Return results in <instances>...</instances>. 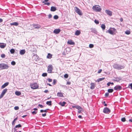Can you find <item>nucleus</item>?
Here are the masks:
<instances>
[{"instance_id":"obj_1","label":"nucleus","mask_w":132,"mask_h":132,"mask_svg":"<svg viewBox=\"0 0 132 132\" xmlns=\"http://www.w3.org/2000/svg\"><path fill=\"white\" fill-rule=\"evenodd\" d=\"M113 67L114 69L118 70H121L124 67L123 66L117 64H114L113 65Z\"/></svg>"},{"instance_id":"obj_2","label":"nucleus","mask_w":132,"mask_h":132,"mask_svg":"<svg viewBox=\"0 0 132 132\" xmlns=\"http://www.w3.org/2000/svg\"><path fill=\"white\" fill-rule=\"evenodd\" d=\"M93 9L96 12H99L102 9L98 5H95L92 7Z\"/></svg>"},{"instance_id":"obj_3","label":"nucleus","mask_w":132,"mask_h":132,"mask_svg":"<svg viewBox=\"0 0 132 132\" xmlns=\"http://www.w3.org/2000/svg\"><path fill=\"white\" fill-rule=\"evenodd\" d=\"M9 65L7 64L2 63L0 64V69L3 70L4 69H7L9 68Z\"/></svg>"},{"instance_id":"obj_4","label":"nucleus","mask_w":132,"mask_h":132,"mask_svg":"<svg viewBox=\"0 0 132 132\" xmlns=\"http://www.w3.org/2000/svg\"><path fill=\"white\" fill-rule=\"evenodd\" d=\"M30 85L31 88L33 89H36L38 87V86L36 83L31 84Z\"/></svg>"},{"instance_id":"obj_5","label":"nucleus","mask_w":132,"mask_h":132,"mask_svg":"<svg viewBox=\"0 0 132 132\" xmlns=\"http://www.w3.org/2000/svg\"><path fill=\"white\" fill-rule=\"evenodd\" d=\"M53 70V66L51 65H49L48 67L47 72L48 73H52Z\"/></svg>"},{"instance_id":"obj_6","label":"nucleus","mask_w":132,"mask_h":132,"mask_svg":"<svg viewBox=\"0 0 132 132\" xmlns=\"http://www.w3.org/2000/svg\"><path fill=\"white\" fill-rule=\"evenodd\" d=\"M112 29H109L108 31V33L110 34L113 35L114 34V33L116 31V29L114 28H112Z\"/></svg>"},{"instance_id":"obj_7","label":"nucleus","mask_w":132,"mask_h":132,"mask_svg":"<svg viewBox=\"0 0 132 132\" xmlns=\"http://www.w3.org/2000/svg\"><path fill=\"white\" fill-rule=\"evenodd\" d=\"M103 112L104 113L108 114L110 112V110L108 108L105 107L104 108Z\"/></svg>"},{"instance_id":"obj_8","label":"nucleus","mask_w":132,"mask_h":132,"mask_svg":"<svg viewBox=\"0 0 132 132\" xmlns=\"http://www.w3.org/2000/svg\"><path fill=\"white\" fill-rule=\"evenodd\" d=\"M114 89L115 90H119L122 89V87L120 85H117L114 87Z\"/></svg>"},{"instance_id":"obj_9","label":"nucleus","mask_w":132,"mask_h":132,"mask_svg":"<svg viewBox=\"0 0 132 132\" xmlns=\"http://www.w3.org/2000/svg\"><path fill=\"white\" fill-rule=\"evenodd\" d=\"M75 8L76 12L79 15H81V11L77 7H75Z\"/></svg>"},{"instance_id":"obj_10","label":"nucleus","mask_w":132,"mask_h":132,"mask_svg":"<svg viewBox=\"0 0 132 132\" xmlns=\"http://www.w3.org/2000/svg\"><path fill=\"white\" fill-rule=\"evenodd\" d=\"M61 31V29H55L54 30L53 32L55 34H58Z\"/></svg>"},{"instance_id":"obj_11","label":"nucleus","mask_w":132,"mask_h":132,"mask_svg":"<svg viewBox=\"0 0 132 132\" xmlns=\"http://www.w3.org/2000/svg\"><path fill=\"white\" fill-rule=\"evenodd\" d=\"M33 26L35 29H39L41 27V26L38 24H34Z\"/></svg>"},{"instance_id":"obj_12","label":"nucleus","mask_w":132,"mask_h":132,"mask_svg":"<svg viewBox=\"0 0 132 132\" xmlns=\"http://www.w3.org/2000/svg\"><path fill=\"white\" fill-rule=\"evenodd\" d=\"M105 12L108 15L110 16H111L112 15V12L109 10H106L105 11Z\"/></svg>"},{"instance_id":"obj_13","label":"nucleus","mask_w":132,"mask_h":132,"mask_svg":"<svg viewBox=\"0 0 132 132\" xmlns=\"http://www.w3.org/2000/svg\"><path fill=\"white\" fill-rule=\"evenodd\" d=\"M9 84V82H7L5 83L3 85L1 86V88L3 89L5 88Z\"/></svg>"},{"instance_id":"obj_14","label":"nucleus","mask_w":132,"mask_h":132,"mask_svg":"<svg viewBox=\"0 0 132 132\" xmlns=\"http://www.w3.org/2000/svg\"><path fill=\"white\" fill-rule=\"evenodd\" d=\"M57 10L56 8L54 6H52L50 10L52 12L55 11Z\"/></svg>"},{"instance_id":"obj_15","label":"nucleus","mask_w":132,"mask_h":132,"mask_svg":"<svg viewBox=\"0 0 132 132\" xmlns=\"http://www.w3.org/2000/svg\"><path fill=\"white\" fill-rule=\"evenodd\" d=\"M72 107L73 108H76L77 109H78L79 110H80V109H82L80 106L78 105L72 106Z\"/></svg>"},{"instance_id":"obj_16","label":"nucleus","mask_w":132,"mask_h":132,"mask_svg":"<svg viewBox=\"0 0 132 132\" xmlns=\"http://www.w3.org/2000/svg\"><path fill=\"white\" fill-rule=\"evenodd\" d=\"M90 88L92 89H94L95 86V84L94 83H92L90 84Z\"/></svg>"},{"instance_id":"obj_17","label":"nucleus","mask_w":132,"mask_h":132,"mask_svg":"<svg viewBox=\"0 0 132 132\" xmlns=\"http://www.w3.org/2000/svg\"><path fill=\"white\" fill-rule=\"evenodd\" d=\"M67 43L68 44L71 45H74L75 44V42H73L71 40L68 41L67 42Z\"/></svg>"},{"instance_id":"obj_18","label":"nucleus","mask_w":132,"mask_h":132,"mask_svg":"<svg viewBox=\"0 0 132 132\" xmlns=\"http://www.w3.org/2000/svg\"><path fill=\"white\" fill-rule=\"evenodd\" d=\"M6 44L4 43H0V47L1 48H4L6 46Z\"/></svg>"},{"instance_id":"obj_19","label":"nucleus","mask_w":132,"mask_h":132,"mask_svg":"<svg viewBox=\"0 0 132 132\" xmlns=\"http://www.w3.org/2000/svg\"><path fill=\"white\" fill-rule=\"evenodd\" d=\"M26 52V51L25 50H21L20 51V54L21 55H24Z\"/></svg>"},{"instance_id":"obj_20","label":"nucleus","mask_w":132,"mask_h":132,"mask_svg":"<svg viewBox=\"0 0 132 132\" xmlns=\"http://www.w3.org/2000/svg\"><path fill=\"white\" fill-rule=\"evenodd\" d=\"M19 23L18 22H14L13 23H10V25L11 26L14 25V26H18L19 25Z\"/></svg>"},{"instance_id":"obj_21","label":"nucleus","mask_w":132,"mask_h":132,"mask_svg":"<svg viewBox=\"0 0 132 132\" xmlns=\"http://www.w3.org/2000/svg\"><path fill=\"white\" fill-rule=\"evenodd\" d=\"M66 102H60L59 103V105H60L61 106H65V104H66Z\"/></svg>"},{"instance_id":"obj_22","label":"nucleus","mask_w":132,"mask_h":132,"mask_svg":"<svg viewBox=\"0 0 132 132\" xmlns=\"http://www.w3.org/2000/svg\"><path fill=\"white\" fill-rule=\"evenodd\" d=\"M121 80V78L120 77H117L115 78L114 80L117 81H118Z\"/></svg>"},{"instance_id":"obj_23","label":"nucleus","mask_w":132,"mask_h":132,"mask_svg":"<svg viewBox=\"0 0 132 132\" xmlns=\"http://www.w3.org/2000/svg\"><path fill=\"white\" fill-rule=\"evenodd\" d=\"M57 96L61 97H63V94L61 92H58L57 93Z\"/></svg>"},{"instance_id":"obj_24","label":"nucleus","mask_w":132,"mask_h":132,"mask_svg":"<svg viewBox=\"0 0 132 132\" xmlns=\"http://www.w3.org/2000/svg\"><path fill=\"white\" fill-rule=\"evenodd\" d=\"M80 33V31L79 30H77L75 33V35L77 36H78L79 35Z\"/></svg>"},{"instance_id":"obj_25","label":"nucleus","mask_w":132,"mask_h":132,"mask_svg":"<svg viewBox=\"0 0 132 132\" xmlns=\"http://www.w3.org/2000/svg\"><path fill=\"white\" fill-rule=\"evenodd\" d=\"M15 94L17 96H19L21 94V93L20 92L16 91L15 92Z\"/></svg>"},{"instance_id":"obj_26","label":"nucleus","mask_w":132,"mask_h":132,"mask_svg":"<svg viewBox=\"0 0 132 132\" xmlns=\"http://www.w3.org/2000/svg\"><path fill=\"white\" fill-rule=\"evenodd\" d=\"M52 55L49 53L48 54L47 57V58L50 59L52 57Z\"/></svg>"},{"instance_id":"obj_27","label":"nucleus","mask_w":132,"mask_h":132,"mask_svg":"<svg viewBox=\"0 0 132 132\" xmlns=\"http://www.w3.org/2000/svg\"><path fill=\"white\" fill-rule=\"evenodd\" d=\"M22 127V125L20 124H19L18 125H16L15 126V128H14V129L15 130H16V129H15V128H20Z\"/></svg>"},{"instance_id":"obj_28","label":"nucleus","mask_w":132,"mask_h":132,"mask_svg":"<svg viewBox=\"0 0 132 132\" xmlns=\"http://www.w3.org/2000/svg\"><path fill=\"white\" fill-rule=\"evenodd\" d=\"M17 119H18L17 117H16L15 119H14V120L13 121L12 123V125L14 126L15 125V121L16 120H17Z\"/></svg>"},{"instance_id":"obj_29","label":"nucleus","mask_w":132,"mask_h":132,"mask_svg":"<svg viewBox=\"0 0 132 132\" xmlns=\"http://www.w3.org/2000/svg\"><path fill=\"white\" fill-rule=\"evenodd\" d=\"M52 101H47L46 102V104L49 106H51L52 105Z\"/></svg>"},{"instance_id":"obj_30","label":"nucleus","mask_w":132,"mask_h":132,"mask_svg":"<svg viewBox=\"0 0 132 132\" xmlns=\"http://www.w3.org/2000/svg\"><path fill=\"white\" fill-rule=\"evenodd\" d=\"M49 110V109H46L44 110H40V112H41V113H43V112H47V110Z\"/></svg>"},{"instance_id":"obj_31","label":"nucleus","mask_w":132,"mask_h":132,"mask_svg":"<svg viewBox=\"0 0 132 132\" xmlns=\"http://www.w3.org/2000/svg\"><path fill=\"white\" fill-rule=\"evenodd\" d=\"M101 27L103 30H104L105 29V24H102L101 25Z\"/></svg>"},{"instance_id":"obj_32","label":"nucleus","mask_w":132,"mask_h":132,"mask_svg":"<svg viewBox=\"0 0 132 132\" xmlns=\"http://www.w3.org/2000/svg\"><path fill=\"white\" fill-rule=\"evenodd\" d=\"M7 90V89L6 88L4 89L2 93V94H3L4 95L5 94V93L6 92Z\"/></svg>"},{"instance_id":"obj_33","label":"nucleus","mask_w":132,"mask_h":132,"mask_svg":"<svg viewBox=\"0 0 132 132\" xmlns=\"http://www.w3.org/2000/svg\"><path fill=\"white\" fill-rule=\"evenodd\" d=\"M108 93H112L113 92V90L112 89H108Z\"/></svg>"},{"instance_id":"obj_34","label":"nucleus","mask_w":132,"mask_h":132,"mask_svg":"<svg viewBox=\"0 0 132 132\" xmlns=\"http://www.w3.org/2000/svg\"><path fill=\"white\" fill-rule=\"evenodd\" d=\"M57 82V80L55 79H54L53 80L52 84L53 85H55L56 84V83Z\"/></svg>"},{"instance_id":"obj_35","label":"nucleus","mask_w":132,"mask_h":132,"mask_svg":"<svg viewBox=\"0 0 132 132\" xmlns=\"http://www.w3.org/2000/svg\"><path fill=\"white\" fill-rule=\"evenodd\" d=\"M91 31L95 33H96L97 32L96 30L94 29H91Z\"/></svg>"},{"instance_id":"obj_36","label":"nucleus","mask_w":132,"mask_h":132,"mask_svg":"<svg viewBox=\"0 0 132 132\" xmlns=\"http://www.w3.org/2000/svg\"><path fill=\"white\" fill-rule=\"evenodd\" d=\"M10 51L11 54H13L15 52V50L13 49H12L10 50Z\"/></svg>"},{"instance_id":"obj_37","label":"nucleus","mask_w":132,"mask_h":132,"mask_svg":"<svg viewBox=\"0 0 132 132\" xmlns=\"http://www.w3.org/2000/svg\"><path fill=\"white\" fill-rule=\"evenodd\" d=\"M104 79V78H100L97 79V81L98 82H99L103 80Z\"/></svg>"},{"instance_id":"obj_38","label":"nucleus","mask_w":132,"mask_h":132,"mask_svg":"<svg viewBox=\"0 0 132 132\" xmlns=\"http://www.w3.org/2000/svg\"><path fill=\"white\" fill-rule=\"evenodd\" d=\"M53 18L55 19H58V16L57 15H55L53 17Z\"/></svg>"},{"instance_id":"obj_39","label":"nucleus","mask_w":132,"mask_h":132,"mask_svg":"<svg viewBox=\"0 0 132 132\" xmlns=\"http://www.w3.org/2000/svg\"><path fill=\"white\" fill-rule=\"evenodd\" d=\"M125 33L126 34L129 35L130 34V31L128 30H127L125 32Z\"/></svg>"},{"instance_id":"obj_40","label":"nucleus","mask_w":132,"mask_h":132,"mask_svg":"<svg viewBox=\"0 0 132 132\" xmlns=\"http://www.w3.org/2000/svg\"><path fill=\"white\" fill-rule=\"evenodd\" d=\"M47 73H44L42 74V76H43V77H45L46 76H47Z\"/></svg>"},{"instance_id":"obj_41","label":"nucleus","mask_w":132,"mask_h":132,"mask_svg":"<svg viewBox=\"0 0 132 132\" xmlns=\"http://www.w3.org/2000/svg\"><path fill=\"white\" fill-rule=\"evenodd\" d=\"M94 46V45L92 44H90L89 45V48H93Z\"/></svg>"},{"instance_id":"obj_42","label":"nucleus","mask_w":132,"mask_h":132,"mask_svg":"<svg viewBox=\"0 0 132 132\" xmlns=\"http://www.w3.org/2000/svg\"><path fill=\"white\" fill-rule=\"evenodd\" d=\"M1 57L2 58H5V55L4 54H1Z\"/></svg>"},{"instance_id":"obj_43","label":"nucleus","mask_w":132,"mask_h":132,"mask_svg":"<svg viewBox=\"0 0 132 132\" xmlns=\"http://www.w3.org/2000/svg\"><path fill=\"white\" fill-rule=\"evenodd\" d=\"M16 63L14 61H13L11 62V64L12 65H14Z\"/></svg>"},{"instance_id":"obj_44","label":"nucleus","mask_w":132,"mask_h":132,"mask_svg":"<svg viewBox=\"0 0 132 132\" xmlns=\"http://www.w3.org/2000/svg\"><path fill=\"white\" fill-rule=\"evenodd\" d=\"M37 112V111H34L32 112V113L34 115L36 114Z\"/></svg>"},{"instance_id":"obj_45","label":"nucleus","mask_w":132,"mask_h":132,"mask_svg":"<svg viewBox=\"0 0 132 132\" xmlns=\"http://www.w3.org/2000/svg\"><path fill=\"white\" fill-rule=\"evenodd\" d=\"M68 77V75L67 74H66L64 75V77L66 78H67Z\"/></svg>"},{"instance_id":"obj_46","label":"nucleus","mask_w":132,"mask_h":132,"mask_svg":"<svg viewBox=\"0 0 132 132\" xmlns=\"http://www.w3.org/2000/svg\"><path fill=\"white\" fill-rule=\"evenodd\" d=\"M121 120L122 121L124 122L126 121L125 118H121Z\"/></svg>"},{"instance_id":"obj_47","label":"nucleus","mask_w":132,"mask_h":132,"mask_svg":"<svg viewBox=\"0 0 132 132\" xmlns=\"http://www.w3.org/2000/svg\"><path fill=\"white\" fill-rule=\"evenodd\" d=\"M94 22L96 24H98L99 23V21L98 20H94Z\"/></svg>"},{"instance_id":"obj_48","label":"nucleus","mask_w":132,"mask_h":132,"mask_svg":"<svg viewBox=\"0 0 132 132\" xmlns=\"http://www.w3.org/2000/svg\"><path fill=\"white\" fill-rule=\"evenodd\" d=\"M19 109V107L18 106H15L14 107V109L15 110H18Z\"/></svg>"},{"instance_id":"obj_49","label":"nucleus","mask_w":132,"mask_h":132,"mask_svg":"<svg viewBox=\"0 0 132 132\" xmlns=\"http://www.w3.org/2000/svg\"><path fill=\"white\" fill-rule=\"evenodd\" d=\"M47 80H48L49 82H51L52 81V79L50 78L47 79Z\"/></svg>"},{"instance_id":"obj_50","label":"nucleus","mask_w":132,"mask_h":132,"mask_svg":"<svg viewBox=\"0 0 132 132\" xmlns=\"http://www.w3.org/2000/svg\"><path fill=\"white\" fill-rule=\"evenodd\" d=\"M4 95L3 94H2V93L0 95V99L2 98L3 97Z\"/></svg>"},{"instance_id":"obj_51","label":"nucleus","mask_w":132,"mask_h":132,"mask_svg":"<svg viewBox=\"0 0 132 132\" xmlns=\"http://www.w3.org/2000/svg\"><path fill=\"white\" fill-rule=\"evenodd\" d=\"M128 87L129 88H130L131 89H132V83L129 84V85Z\"/></svg>"},{"instance_id":"obj_52","label":"nucleus","mask_w":132,"mask_h":132,"mask_svg":"<svg viewBox=\"0 0 132 132\" xmlns=\"http://www.w3.org/2000/svg\"><path fill=\"white\" fill-rule=\"evenodd\" d=\"M52 17V15L51 14H50L48 15V18L49 19H50Z\"/></svg>"},{"instance_id":"obj_53","label":"nucleus","mask_w":132,"mask_h":132,"mask_svg":"<svg viewBox=\"0 0 132 132\" xmlns=\"http://www.w3.org/2000/svg\"><path fill=\"white\" fill-rule=\"evenodd\" d=\"M38 106H39L41 108H43L44 107V106L43 105H41L40 104H38Z\"/></svg>"},{"instance_id":"obj_54","label":"nucleus","mask_w":132,"mask_h":132,"mask_svg":"<svg viewBox=\"0 0 132 132\" xmlns=\"http://www.w3.org/2000/svg\"><path fill=\"white\" fill-rule=\"evenodd\" d=\"M109 93H106L105 94V96L106 97H108L109 95Z\"/></svg>"},{"instance_id":"obj_55","label":"nucleus","mask_w":132,"mask_h":132,"mask_svg":"<svg viewBox=\"0 0 132 132\" xmlns=\"http://www.w3.org/2000/svg\"><path fill=\"white\" fill-rule=\"evenodd\" d=\"M50 3L49 2L45 3H44V5H50Z\"/></svg>"},{"instance_id":"obj_56","label":"nucleus","mask_w":132,"mask_h":132,"mask_svg":"<svg viewBox=\"0 0 132 132\" xmlns=\"http://www.w3.org/2000/svg\"><path fill=\"white\" fill-rule=\"evenodd\" d=\"M102 71V70L101 69H100L99 70L98 72V73H101V72Z\"/></svg>"},{"instance_id":"obj_57","label":"nucleus","mask_w":132,"mask_h":132,"mask_svg":"<svg viewBox=\"0 0 132 132\" xmlns=\"http://www.w3.org/2000/svg\"><path fill=\"white\" fill-rule=\"evenodd\" d=\"M46 116V113L42 114V116L43 117H45Z\"/></svg>"},{"instance_id":"obj_58","label":"nucleus","mask_w":132,"mask_h":132,"mask_svg":"<svg viewBox=\"0 0 132 132\" xmlns=\"http://www.w3.org/2000/svg\"><path fill=\"white\" fill-rule=\"evenodd\" d=\"M48 0H44V1H43L42 3H45V2H48Z\"/></svg>"},{"instance_id":"obj_59","label":"nucleus","mask_w":132,"mask_h":132,"mask_svg":"<svg viewBox=\"0 0 132 132\" xmlns=\"http://www.w3.org/2000/svg\"><path fill=\"white\" fill-rule=\"evenodd\" d=\"M44 92L45 93H47V92H48V90L46 89V90H45Z\"/></svg>"},{"instance_id":"obj_60","label":"nucleus","mask_w":132,"mask_h":132,"mask_svg":"<svg viewBox=\"0 0 132 132\" xmlns=\"http://www.w3.org/2000/svg\"><path fill=\"white\" fill-rule=\"evenodd\" d=\"M71 83L70 82L68 81V82H67V84L70 85Z\"/></svg>"},{"instance_id":"obj_61","label":"nucleus","mask_w":132,"mask_h":132,"mask_svg":"<svg viewBox=\"0 0 132 132\" xmlns=\"http://www.w3.org/2000/svg\"><path fill=\"white\" fill-rule=\"evenodd\" d=\"M3 21V19H1V18H0V23H1Z\"/></svg>"},{"instance_id":"obj_62","label":"nucleus","mask_w":132,"mask_h":132,"mask_svg":"<svg viewBox=\"0 0 132 132\" xmlns=\"http://www.w3.org/2000/svg\"><path fill=\"white\" fill-rule=\"evenodd\" d=\"M26 116H27V115H23V116H22V117L23 118H25V117H26Z\"/></svg>"},{"instance_id":"obj_63","label":"nucleus","mask_w":132,"mask_h":132,"mask_svg":"<svg viewBox=\"0 0 132 132\" xmlns=\"http://www.w3.org/2000/svg\"><path fill=\"white\" fill-rule=\"evenodd\" d=\"M78 117L80 118H81L82 117L81 115H79L78 116Z\"/></svg>"},{"instance_id":"obj_64","label":"nucleus","mask_w":132,"mask_h":132,"mask_svg":"<svg viewBox=\"0 0 132 132\" xmlns=\"http://www.w3.org/2000/svg\"><path fill=\"white\" fill-rule=\"evenodd\" d=\"M110 82H108V83H107V85L108 86H110Z\"/></svg>"}]
</instances>
